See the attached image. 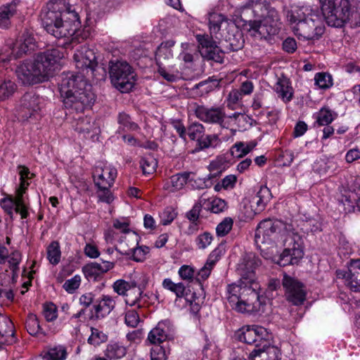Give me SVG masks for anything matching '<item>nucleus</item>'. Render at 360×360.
<instances>
[{
	"label": "nucleus",
	"mask_w": 360,
	"mask_h": 360,
	"mask_svg": "<svg viewBox=\"0 0 360 360\" xmlns=\"http://www.w3.org/2000/svg\"><path fill=\"white\" fill-rule=\"evenodd\" d=\"M41 19L46 32L56 38H70L81 26L78 13L67 0H51L41 10Z\"/></svg>",
	"instance_id": "obj_1"
},
{
	"label": "nucleus",
	"mask_w": 360,
	"mask_h": 360,
	"mask_svg": "<svg viewBox=\"0 0 360 360\" xmlns=\"http://www.w3.org/2000/svg\"><path fill=\"white\" fill-rule=\"evenodd\" d=\"M59 89L63 105L70 113L82 112L90 108L96 101L92 86L79 73H63Z\"/></svg>",
	"instance_id": "obj_2"
},
{
	"label": "nucleus",
	"mask_w": 360,
	"mask_h": 360,
	"mask_svg": "<svg viewBox=\"0 0 360 360\" xmlns=\"http://www.w3.org/2000/svg\"><path fill=\"white\" fill-rule=\"evenodd\" d=\"M64 57L58 49H51L36 55L32 61H26L16 69V75L24 84L48 80L53 75L56 65Z\"/></svg>",
	"instance_id": "obj_3"
},
{
	"label": "nucleus",
	"mask_w": 360,
	"mask_h": 360,
	"mask_svg": "<svg viewBox=\"0 0 360 360\" xmlns=\"http://www.w3.org/2000/svg\"><path fill=\"white\" fill-rule=\"evenodd\" d=\"M252 283L241 281L238 284L227 286V300L231 307L238 312L255 314L264 311L266 305L264 297L258 294L257 287Z\"/></svg>",
	"instance_id": "obj_4"
},
{
	"label": "nucleus",
	"mask_w": 360,
	"mask_h": 360,
	"mask_svg": "<svg viewBox=\"0 0 360 360\" xmlns=\"http://www.w3.org/2000/svg\"><path fill=\"white\" fill-rule=\"evenodd\" d=\"M18 172L20 182L15 191V196L2 199L0 205L11 219H13L14 213L19 214L21 219H26L29 216V202H27L24 195L30 186L27 180L31 179L34 174L31 173L29 168L24 165H19Z\"/></svg>",
	"instance_id": "obj_5"
},
{
	"label": "nucleus",
	"mask_w": 360,
	"mask_h": 360,
	"mask_svg": "<svg viewBox=\"0 0 360 360\" xmlns=\"http://www.w3.org/2000/svg\"><path fill=\"white\" fill-rule=\"evenodd\" d=\"M326 23L331 27H342L354 14L353 0H319Z\"/></svg>",
	"instance_id": "obj_6"
},
{
	"label": "nucleus",
	"mask_w": 360,
	"mask_h": 360,
	"mask_svg": "<svg viewBox=\"0 0 360 360\" xmlns=\"http://www.w3.org/2000/svg\"><path fill=\"white\" fill-rule=\"evenodd\" d=\"M284 229L287 236L284 245L287 246L279 257L277 264L285 266L288 264H295L303 257V235L295 228L292 224H286Z\"/></svg>",
	"instance_id": "obj_7"
},
{
	"label": "nucleus",
	"mask_w": 360,
	"mask_h": 360,
	"mask_svg": "<svg viewBox=\"0 0 360 360\" xmlns=\"http://www.w3.org/2000/svg\"><path fill=\"white\" fill-rule=\"evenodd\" d=\"M263 10L258 13L262 20H250V29L259 34L261 37L266 38L278 32L279 15L277 11L266 4L262 6Z\"/></svg>",
	"instance_id": "obj_8"
},
{
	"label": "nucleus",
	"mask_w": 360,
	"mask_h": 360,
	"mask_svg": "<svg viewBox=\"0 0 360 360\" xmlns=\"http://www.w3.org/2000/svg\"><path fill=\"white\" fill-rule=\"evenodd\" d=\"M77 69L88 75L91 73L97 79H104L107 72L105 67L98 68V62L94 51L88 46H82L77 49L73 56Z\"/></svg>",
	"instance_id": "obj_9"
},
{
	"label": "nucleus",
	"mask_w": 360,
	"mask_h": 360,
	"mask_svg": "<svg viewBox=\"0 0 360 360\" xmlns=\"http://www.w3.org/2000/svg\"><path fill=\"white\" fill-rule=\"evenodd\" d=\"M129 219L124 218L122 220H114V240L117 244L115 250L121 255L130 256L134 245H138L139 237L135 232L129 229Z\"/></svg>",
	"instance_id": "obj_10"
},
{
	"label": "nucleus",
	"mask_w": 360,
	"mask_h": 360,
	"mask_svg": "<svg viewBox=\"0 0 360 360\" xmlns=\"http://www.w3.org/2000/svg\"><path fill=\"white\" fill-rule=\"evenodd\" d=\"M281 222L271 219H265L262 220L257 226L255 240L257 245L260 248L261 253L265 259H271L264 253V248H262V245H271V248H274V239L277 235V231L281 229Z\"/></svg>",
	"instance_id": "obj_11"
},
{
	"label": "nucleus",
	"mask_w": 360,
	"mask_h": 360,
	"mask_svg": "<svg viewBox=\"0 0 360 360\" xmlns=\"http://www.w3.org/2000/svg\"><path fill=\"white\" fill-rule=\"evenodd\" d=\"M235 338L248 345H255V349L265 347L271 335L263 326L258 325L244 326L237 330L234 334Z\"/></svg>",
	"instance_id": "obj_12"
},
{
	"label": "nucleus",
	"mask_w": 360,
	"mask_h": 360,
	"mask_svg": "<svg viewBox=\"0 0 360 360\" xmlns=\"http://www.w3.org/2000/svg\"><path fill=\"white\" fill-rule=\"evenodd\" d=\"M114 87L121 93L132 90L136 81V75L125 60L114 63Z\"/></svg>",
	"instance_id": "obj_13"
},
{
	"label": "nucleus",
	"mask_w": 360,
	"mask_h": 360,
	"mask_svg": "<svg viewBox=\"0 0 360 360\" xmlns=\"http://www.w3.org/2000/svg\"><path fill=\"white\" fill-rule=\"evenodd\" d=\"M292 30L298 37H302L307 40H314L318 39L324 33L325 27L321 15L317 13L302 22L297 24Z\"/></svg>",
	"instance_id": "obj_14"
},
{
	"label": "nucleus",
	"mask_w": 360,
	"mask_h": 360,
	"mask_svg": "<svg viewBox=\"0 0 360 360\" xmlns=\"http://www.w3.org/2000/svg\"><path fill=\"white\" fill-rule=\"evenodd\" d=\"M192 110L195 117L208 124H219L224 127L226 113L224 108L220 106H205L194 103L191 105Z\"/></svg>",
	"instance_id": "obj_15"
},
{
	"label": "nucleus",
	"mask_w": 360,
	"mask_h": 360,
	"mask_svg": "<svg viewBox=\"0 0 360 360\" xmlns=\"http://www.w3.org/2000/svg\"><path fill=\"white\" fill-rule=\"evenodd\" d=\"M196 39L199 43L198 51L202 58L219 63H223V52L217 46L219 43L218 41L220 39H216L210 33V34H197Z\"/></svg>",
	"instance_id": "obj_16"
},
{
	"label": "nucleus",
	"mask_w": 360,
	"mask_h": 360,
	"mask_svg": "<svg viewBox=\"0 0 360 360\" xmlns=\"http://www.w3.org/2000/svg\"><path fill=\"white\" fill-rule=\"evenodd\" d=\"M32 38L27 40L20 39L15 43L10 42L6 44L1 49L0 53V63H8L13 59H17L22 56L23 53H27L32 49Z\"/></svg>",
	"instance_id": "obj_17"
},
{
	"label": "nucleus",
	"mask_w": 360,
	"mask_h": 360,
	"mask_svg": "<svg viewBox=\"0 0 360 360\" xmlns=\"http://www.w3.org/2000/svg\"><path fill=\"white\" fill-rule=\"evenodd\" d=\"M283 285L285 289L287 300L295 305L303 304L306 299V290L302 283L289 276L284 275Z\"/></svg>",
	"instance_id": "obj_18"
},
{
	"label": "nucleus",
	"mask_w": 360,
	"mask_h": 360,
	"mask_svg": "<svg viewBox=\"0 0 360 360\" xmlns=\"http://www.w3.org/2000/svg\"><path fill=\"white\" fill-rule=\"evenodd\" d=\"M260 259L252 252L245 254L238 264V271L243 282L255 283V269L261 265Z\"/></svg>",
	"instance_id": "obj_19"
},
{
	"label": "nucleus",
	"mask_w": 360,
	"mask_h": 360,
	"mask_svg": "<svg viewBox=\"0 0 360 360\" xmlns=\"http://www.w3.org/2000/svg\"><path fill=\"white\" fill-rule=\"evenodd\" d=\"M336 274L352 290L360 292V259L351 260L347 271L338 270Z\"/></svg>",
	"instance_id": "obj_20"
},
{
	"label": "nucleus",
	"mask_w": 360,
	"mask_h": 360,
	"mask_svg": "<svg viewBox=\"0 0 360 360\" xmlns=\"http://www.w3.org/2000/svg\"><path fill=\"white\" fill-rule=\"evenodd\" d=\"M319 13L316 10L312 9L310 6H291L290 8H284L285 17L291 26L293 28L297 24H300L303 21L306 20L308 18L314 16Z\"/></svg>",
	"instance_id": "obj_21"
},
{
	"label": "nucleus",
	"mask_w": 360,
	"mask_h": 360,
	"mask_svg": "<svg viewBox=\"0 0 360 360\" xmlns=\"http://www.w3.org/2000/svg\"><path fill=\"white\" fill-rule=\"evenodd\" d=\"M174 335V327L169 320L159 321L148 335V340L153 345H160Z\"/></svg>",
	"instance_id": "obj_22"
},
{
	"label": "nucleus",
	"mask_w": 360,
	"mask_h": 360,
	"mask_svg": "<svg viewBox=\"0 0 360 360\" xmlns=\"http://www.w3.org/2000/svg\"><path fill=\"white\" fill-rule=\"evenodd\" d=\"M40 110L39 98L32 94H25L20 101V114L22 118L28 119Z\"/></svg>",
	"instance_id": "obj_23"
},
{
	"label": "nucleus",
	"mask_w": 360,
	"mask_h": 360,
	"mask_svg": "<svg viewBox=\"0 0 360 360\" xmlns=\"http://www.w3.org/2000/svg\"><path fill=\"white\" fill-rule=\"evenodd\" d=\"M71 125L76 131L84 134V136L90 133H93V136L98 131V127L94 120L88 116L79 115L77 117H74Z\"/></svg>",
	"instance_id": "obj_24"
},
{
	"label": "nucleus",
	"mask_w": 360,
	"mask_h": 360,
	"mask_svg": "<svg viewBox=\"0 0 360 360\" xmlns=\"http://www.w3.org/2000/svg\"><path fill=\"white\" fill-rule=\"evenodd\" d=\"M281 352L275 346L270 345L269 340L265 347L254 349L250 354L252 360H280Z\"/></svg>",
	"instance_id": "obj_25"
},
{
	"label": "nucleus",
	"mask_w": 360,
	"mask_h": 360,
	"mask_svg": "<svg viewBox=\"0 0 360 360\" xmlns=\"http://www.w3.org/2000/svg\"><path fill=\"white\" fill-rule=\"evenodd\" d=\"M272 198L270 189L262 186L255 196L251 200V207L255 214L262 212Z\"/></svg>",
	"instance_id": "obj_26"
},
{
	"label": "nucleus",
	"mask_w": 360,
	"mask_h": 360,
	"mask_svg": "<svg viewBox=\"0 0 360 360\" xmlns=\"http://www.w3.org/2000/svg\"><path fill=\"white\" fill-rule=\"evenodd\" d=\"M191 175V172H188L176 174L165 182L163 188L168 192H176L184 187Z\"/></svg>",
	"instance_id": "obj_27"
},
{
	"label": "nucleus",
	"mask_w": 360,
	"mask_h": 360,
	"mask_svg": "<svg viewBox=\"0 0 360 360\" xmlns=\"http://www.w3.org/2000/svg\"><path fill=\"white\" fill-rule=\"evenodd\" d=\"M174 44V41L168 40L161 43L158 47L155 53V60L158 66L169 65V60L173 58L172 48Z\"/></svg>",
	"instance_id": "obj_28"
},
{
	"label": "nucleus",
	"mask_w": 360,
	"mask_h": 360,
	"mask_svg": "<svg viewBox=\"0 0 360 360\" xmlns=\"http://www.w3.org/2000/svg\"><path fill=\"white\" fill-rule=\"evenodd\" d=\"M14 334V326L11 319L0 314V342L2 344H12Z\"/></svg>",
	"instance_id": "obj_29"
},
{
	"label": "nucleus",
	"mask_w": 360,
	"mask_h": 360,
	"mask_svg": "<svg viewBox=\"0 0 360 360\" xmlns=\"http://www.w3.org/2000/svg\"><path fill=\"white\" fill-rule=\"evenodd\" d=\"M208 22L210 33L212 36H214L216 39H221V35L219 31L221 27L229 25V20L222 14L212 13L209 14Z\"/></svg>",
	"instance_id": "obj_30"
},
{
	"label": "nucleus",
	"mask_w": 360,
	"mask_h": 360,
	"mask_svg": "<svg viewBox=\"0 0 360 360\" xmlns=\"http://www.w3.org/2000/svg\"><path fill=\"white\" fill-rule=\"evenodd\" d=\"M274 89L276 92L278 94V96L281 98L284 103H288L292 99L293 91L288 78H278Z\"/></svg>",
	"instance_id": "obj_31"
},
{
	"label": "nucleus",
	"mask_w": 360,
	"mask_h": 360,
	"mask_svg": "<svg viewBox=\"0 0 360 360\" xmlns=\"http://www.w3.org/2000/svg\"><path fill=\"white\" fill-rule=\"evenodd\" d=\"M111 263L103 261L102 264L91 262L87 264L83 267V271L86 276L89 278H96L101 274L107 272L111 269Z\"/></svg>",
	"instance_id": "obj_32"
},
{
	"label": "nucleus",
	"mask_w": 360,
	"mask_h": 360,
	"mask_svg": "<svg viewBox=\"0 0 360 360\" xmlns=\"http://www.w3.org/2000/svg\"><path fill=\"white\" fill-rule=\"evenodd\" d=\"M41 355L44 360H65L68 352L65 347L55 345L44 349Z\"/></svg>",
	"instance_id": "obj_33"
},
{
	"label": "nucleus",
	"mask_w": 360,
	"mask_h": 360,
	"mask_svg": "<svg viewBox=\"0 0 360 360\" xmlns=\"http://www.w3.org/2000/svg\"><path fill=\"white\" fill-rule=\"evenodd\" d=\"M221 140L217 134H208L204 136L197 143V146L193 152H199L210 148H214L219 146Z\"/></svg>",
	"instance_id": "obj_34"
},
{
	"label": "nucleus",
	"mask_w": 360,
	"mask_h": 360,
	"mask_svg": "<svg viewBox=\"0 0 360 360\" xmlns=\"http://www.w3.org/2000/svg\"><path fill=\"white\" fill-rule=\"evenodd\" d=\"M96 184L100 189L99 198L100 199L108 203L111 202L112 197L109 190L110 187V182L108 179H105L103 174H99L96 180H95Z\"/></svg>",
	"instance_id": "obj_35"
},
{
	"label": "nucleus",
	"mask_w": 360,
	"mask_h": 360,
	"mask_svg": "<svg viewBox=\"0 0 360 360\" xmlns=\"http://www.w3.org/2000/svg\"><path fill=\"white\" fill-rule=\"evenodd\" d=\"M255 146L252 142H236L231 148V154L234 158H241L252 151Z\"/></svg>",
	"instance_id": "obj_36"
},
{
	"label": "nucleus",
	"mask_w": 360,
	"mask_h": 360,
	"mask_svg": "<svg viewBox=\"0 0 360 360\" xmlns=\"http://www.w3.org/2000/svg\"><path fill=\"white\" fill-rule=\"evenodd\" d=\"M219 86V80L214 77H210L205 80H203L196 84L193 89H199L200 96L207 94Z\"/></svg>",
	"instance_id": "obj_37"
},
{
	"label": "nucleus",
	"mask_w": 360,
	"mask_h": 360,
	"mask_svg": "<svg viewBox=\"0 0 360 360\" xmlns=\"http://www.w3.org/2000/svg\"><path fill=\"white\" fill-rule=\"evenodd\" d=\"M162 287L175 294L176 297L181 298L186 295V289L183 283H174L171 278H165L162 281Z\"/></svg>",
	"instance_id": "obj_38"
},
{
	"label": "nucleus",
	"mask_w": 360,
	"mask_h": 360,
	"mask_svg": "<svg viewBox=\"0 0 360 360\" xmlns=\"http://www.w3.org/2000/svg\"><path fill=\"white\" fill-rule=\"evenodd\" d=\"M337 116V113L332 111L328 108H322L316 112V120L319 126H325L330 124Z\"/></svg>",
	"instance_id": "obj_39"
},
{
	"label": "nucleus",
	"mask_w": 360,
	"mask_h": 360,
	"mask_svg": "<svg viewBox=\"0 0 360 360\" xmlns=\"http://www.w3.org/2000/svg\"><path fill=\"white\" fill-rule=\"evenodd\" d=\"M16 13V6L10 4L0 8V27L6 28L10 24V18Z\"/></svg>",
	"instance_id": "obj_40"
},
{
	"label": "nucleus",
	"mask_w": 360,
	"mask_h": 360,
	"mask_svg": "<svg viewBox=\"0 0 360 360\" xmlns=\"http://www.w3.org/2000/svg\"><path fill=\"white\" fill-rule=\"evenodd\" d=\"M205 128L200 122H194L187 127V135L192 141H196L197 143L204 136Z\"/></svg>",
	"instance_id": "obj_41"
},
{
	"label": "nucleus",
	"mask_w": 360,
	"mask_h": 360,
	"mask_svg": "<svg viewBox=\"0 0 360 360\" xmlns=\"http://www.w3.org/2000/svg\"><path fill=\"white\" fill-rule=\"evenodd\" d=\"M181 51L179 53V58L185 63H193L195 55L197 56L194 44L187 42L181 43Z\"/></svg>",
	"instance_id": "obj_42"
},
{
	"label": "nucleus",
	"mask_w": 360,
	"mask_h": 360,
	"mask_svg": "<svg viewBox=\"0 0 360 360\" xmlns=\"http://www.w3.org/2000/svg\"><path fill=\"white\" fill-rule=\"evenodd\" d=\"M61 252L58 242L52 241L47 248V259L53 265L58 264L60 261Z\"/></svg>",
	"instance_id": "obj_43"
},
{
	"label": "nucleus",
	"mask_w": 360,
	"mask_h": 360,
	"mask_svg": "<svg viewBox=\"0 0 360 360\" xmlns=\"http://www.w3.org/2000/svg\"><path fill=\"white\" fill-rule=\"evenodd\" d=\"M216 253H217V250H214V251H212V253L210 254V258L207 260V262H206V264L204 265L203 267H202L199 270V271L196 276V280L199 283H201L202 281H205L210 275L211 271L216 262V261H214V260H210V258L214 257L216 255Z\"/></svg>",
	"instance_id": "obj_44"
},
{
	"label": "nucleus",
	"mask_w": 360,
	"mask_h": 360,
	"mask_svg": "<svg viewBox=\"0 0 360 360\" xmlns=\"http://www.w3.org/2000/svg\"><path fill=\"white\" fill-rule=\"evenodd\" d=\"M15 84L10 79H0V100H5L16 90Z\"/></svg>",
	"instance_id": "obj_45"
},
{
	"label": "nucleus",
	"mask_w": 360,
	"mask_h": 360,
	"mask_svg": "<svg viewBox=\"0 0 360 360\" xmlns=\"http://www.w3.org/2000/svg\"><path fill=\"white\" fill-rule=\"evenodd\" d=\"M111 299L110 297H105L99 303L95 305V312L97 318L104 317L109 314L111 311Z\"/></svg>",
	"instance_id": "obj_46"
},
{
	"label": "nucleus",
	"mask_w": 360,
	"mask_h": 360,
	"mask_svg": "<svg viewBox=\"0 0 360 360\" xmlns=\"http://www.w3.org/2000/svg\"><path fill=\"white\" fill-rule=\"evenodd\" d=\"M140 165L143 174H150L155 171L158 162L153 156L149 155L142 158L140 161Z\"/></svg>",
	"instance_id": "obj_47"
},
{
	"label": "nucleus",
	"mask_w": 360,
	"mask_h": 360,
	"mask_svg": "<svg viewBox=\"0 0 360 360\" xmlns=\"http://www.w3.org/2000/svg\"><path fill=\"white\" fill-rule=\"evenodd\" d=\"M117 122L123 130L136 131L139 129L138 124L132 122L130 117L124 112L119 114Z\"/></svg>",
	"instance_id": "obj_48"
},
{
	"label": "nucleus",
	"mask_w": 360,
	"mask_h": 360,
	"mask_svg": "<svg viewBox=\"0 0 360 360\" xmlns=\"http://www.w3.org/2000/svg\"><path fill=\"white\" fill-rule=\"evenodd\" d=\"M25 327L27 332L32 335H35L39 333L41 327L36 315L33 314L28 315L25 322Z\"/></svg>",
	"instance_id": "obj_49"
},
{
	"label": "nucleus",
	"mask_w": 360,
	"mask_h": 360,
	"mask_svg": "<svg viewBox=\"0 0 360 360\" xmlns=\"http://www.w3.org/2000/svg\"><path fill=\"white\" fill-rule=\"evenodd\" d=\"M207 202L206 198L201 196L198 202H196L192 209L187 212L186 217L191 221H196L199 217L201 207Z\"/></svg>",
	"instance_id": "obj_50"
},
{
	"label": "nucleus",
	"mask_w": 360,
	"mask_h": 360,
	"mask_svg": "<svg viewBox=\"0 0 360 360\" xmlns=\"http://www.w3.org/2000/svg\"><path fill=\"white\" fill-rule=\"evenodd\" d=\"M315 84L321 89H328L333 85V79L329 74L317 73L315 76Z\"/></svg>",
	"instance_id": "obj_51"
},
{
	"label": "nucleus",
	"mask_w": 360,
	"mask_h": 360,
	"mask_svg": "<svg viewBox=\"0 0 360 360\" xmlns=\"http://www.w3.org/2000/svg\"><path fill=\"white\" fill-rule=\"evenodd\" d=\"M233 219L230 217H226L221 221L216 228L217 236L223 237L229 233L233 226Z\"/></svg>",
	"instance_id": "obj_52"
},
{
	"label": "nucleus",
	"mask_w": 360,
	"mask_h": 360,
	"mask_svg": "<svg viewBox=\"0 0 360 360\" xmlns=\"http://www.w3.org/2000/svg\"><path fill=\"white\" fill-rule=\"evenodd\" d=\"M207 209L213 213H220L226 209V202L221 198H215L207 201Z\"/></svg>",
	"instance_id": "obj_53"
},
{
	"label": "nucleus",
	"mask_w": 360,
	"mask_h": 360,
	"mask_svg": "<svg viewBox=\"0 0 360 360\" xmlns=\"http://www.w3.org/2000/svg\"><path fill=\"white\" fill-rule=\"evenodd\" d=\"M91 334L88 338V343L96 346L107 340V335L97 328H91Z\"/></svg>",
	"instance_id": "obj_54"
},
{
	"label": "nucleus",
	"mask_w": 360,
	"mask_h": 360,
	"mask_svg": "<svg viewBox=\"0 0 360 360\" xmlns=\"http://www.w3.org/2000/svg\"><path fill=\"white\" fill-rule=\"evenodd\" d=\"M158 72L167 81L174 82L179 78L177 72L174 73L171 72L172 65H161L158 66Z\"/></svg>",
	"instance_id": "obj_55"
},
{
	"label": "nucleus",
	"mask_w": 360,
	"mask_h": 360,
	"mask_svg": "<svg viewBox=\"0 0 360 360\" xmlns=\"http://www.w3.org/2000/svg\"><path fill=\"white\" fill-rule=\"evenodd\" d=\"M149 253V248L147 246H134L131 254L130 256L132 257L133 259L136 262H143L146 259V255Z\"/></svg>",
	"instance_id": "obj_56"
},
{
	"label": "nucleus",
	"mask_w": 360,
	"mask_h": 360,
	"mask_svg": "<svg viewBox=\"0 0 360 360\" xmlns=\"http://www.w3.org/2000/svg\"><path fill=\"white\" fill-rule=\"evenodd\" d=\"M84 313L85 309H82L77 314H73L70 319L68 323L72 326H74L75 333H77V332H79L81 323L82 322H84L86 320V318L84 317Z\"/></svg>",
	"instance_id": "obj_57"
},
{
	"label": "nucleus",
	"mask_w": 360,
	"mask_h": 360,
	"mask_svg": "<svg viewBox=\"0 0 360 360\" xmlns=\"http://www.w3.org/2000/svg\"><path fill=\"white\" fill-rule=\"evenodd\" d=\"M81 277L79 275H75L70 279L67 280L63 287L68 293H73L80 285Z\"/></svg>",
	"instance_id": "obj_58"
},
{
	"label": "nucleus",
	"mask_w": 360,
	"mask_h": 360,
	"mask_svg": "<svg viewBox=\"0 0 360 360\" xmlns=\"http://www.w3.org/2000/svg\"><path fill=\"white\" fill-rule=\"evenodd\" d=\"M44 316L47 321H54L57 316V307L52 302L44 304Z\"/></svg>",
	"instance_id": "obj_59"
},
{
	"label": "nucleus",
	"mask_w": 360,
	"mask_h": 360,
	"mask_svg": "<svg viewBox=\"0 0 360 360\" xmlns=\"http://www.w3.org/2000/svg\"><path fill=\"white\" fill-rule=\"evenodd\" d=\"M135 285L134 283H130L122 279L117 280L114 282V291L120 295H124L127 290Z\"/></svg>",
	"instance_id": "obj_60"
},
{
	"label": "nucleus",
	"mask_w": 360,
	"mask_h": 360,
	"mask_svg": "<svg viewBox=\"0 0 360 360\" xmlns=\"http://www.w3.org/2000/svg\"><path fill=\"white\" fill-rule=\"evenodd\" d=\"M177 214L172 207H166L160 214L161 223L163 225H168L176 218Z\"/></svg>",
	"instance_id": "obj_61"
},
{
	"label": "nucleus",
	"mask_w": 360,
	"mask_h": 360,
	"mask_svg": "<svg viewBox=\"0 0 360 360\" xmlns=\"http://www.w3.org/2000/svg\"><path fill=\"white\" fill-rule=\"evenodd\" d=\"M212 239L213 237L210 233L204 232L195 238V243L199 249H205L211 244Z\"/></svg>",
	"instance_id": "obj_62"
},
{
	"label": "nucleus",
	"mask_w": 360,
	"mask_h": 360,
	"mask_svg": "<svg viewBox=\"0 0 360 360\" xmlns=\"http://www.w3.org/2000/svg\"><path fill=\"white\" fill-rule=\"evenodd\" d=\"M165 349L160 345H155L150 349V360H167Z\"/></svg>",
	"instance_id": "obj_63"
},
{
	"label": "nucleus",
	"mask_w": 360,
	"mask_h": 360,
	"mask_svg": "<svg viewBox=\"0 0 360 360\" xmlns=\"http://www.w3.org/2000/svg\"><path fill=\"white\" fill-rule=\"evenodd\" d=\"M124 321L128 326L135 328L139 323V315L134 310L128 311L125 314Z\"/></svg>",
	"instance_id": "obj_64"
}]
</instances>
